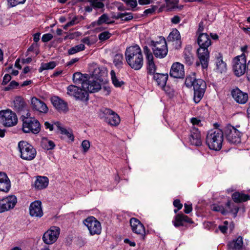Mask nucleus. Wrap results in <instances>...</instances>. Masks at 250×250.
<instances>
[{"mask_svg":"<svg viewBox=\"0 0 250 250\" xmlns=\"http://www.w3.org/2000/svg\"><path fill=\"white\" fill-rule=\"evenodd\" d=\"M10 188V182L7 175L0 172V191L7 192Z\"/></svg>","mask_w":250,"mask_h":250,"instance_id":"26","label":"nucleus"},{"mask_svg":"<svg viewBox=\"0 0 250 250\" xmlns=\"http://www.w3.org/2000/svg\"><path fill=\"white\" fill-rule=\"evenodd\" d=\"M48 178L44 176H38L35 182V187L38 189L46 188L48 185Z\"/></svg>","mask_w":250,"mask_h":250,"instance_id":"30","label":"nucleus"},{"mask_svg":"<svg viewBox=\"0 0 250 250\" xmlns=\"http://www.w3.org/2000/svg\"><path fill=\"white\" fill-rule=\"evenodd\" d=\"M211 209L215 211L220 212L223 214H225L227 212L223 207L216 205H213L211 207Z\"/></svg>","mask_w":250,"mask_h":250,"instance_id":"49","label":"nucleus"},{"mask_svg":"<svg viewBox=\"0 0 250 250\" xmlns=\"http://www.w3.org/2000/svg\"><path fill=\"white\" fill-rule=\"evenodd\" d=\"M143 50L146 57L147 72L150 75H154L155 74L156 67L154 62L153 54L147 46L144 47Z\"/></svg>","mask_w":250,"mask_h":250,"instance_id":"14","label":"nucleus"},{"mask_svg":"<svg viewBox=\"0 0 250 250\" xmlns=\"http://www.w3.org/2000/svg\"><path fill=\"white\" fill-rule=\"evenodd\" d=\"M80 35V33L78 32H76L73 33H70L69 34L67 35V36H65L64 38V40H66L67 39H73L76 37L79 36Z\"/></svg>","mask_w":250,"mask_h":250,"instance_id":"57","label":"nucleus"},{"mask_svg":"<svg viewBox=\"0 0 250 250\" xmlns=\"http://www.w3.org/2000/svg\"><path fill=\"white\" fill-rule=\"evenodd\" d=\"M79 90V87L74 85H69L67 87V94L71 96L75 97L77 94V92Z\"/></svg>","mask_w":250,"mask_h":250,"instance_id":"45","label":"nucleus"},{"mask_svg":"<svg viewBox=\"0 0 250 250\" xmlns=\"http://www.w3.org/2000/svg\"><path fill=\"white\" fill-rule=\"evenodd\" d=\"M194 89V101L195 103H198L203 97L206 89V82L202 79H198L193 85Z\"/></svg>","mask_w":250,"mask_h":250,"instance_id":"12","label":"nucleus"},{"mask_svg":"<svg viewBox=\"0 0 250 250\" xmlns=\"http://www.w3.org/2000/svg\"><path fill=\"white\" fill-rule=\"evenodd\" d=\"M42 144V147L46 150L53 149L55 146V145L52 141L46 139H43Z\"/></svg>","mask_w":250,"mask_h":250,"instance_id":"42","label":"nucleus"},{"mask_svg":"<svg viewBox=\"0 0 250 250\" xmlns=\"http://www.w3.org/2000/svg\"><path fill=\"white\" fill-rule=\"evenodd\" d=\"M88 93L87 91L85 89H81L79 87V90L77 92V94L75 98L78 100H88Z\"/></svg>","mask_w":250,"mask_h":250,"instance_id":"35","label":"nucleus"},{"mask_svg":"<svg viewBox=\"0 0 250 250\" xmlns=\"http://www.w3.org/2000/svg\"><path fill=\"white\" fill-rule=\"evenodd\" d=\"M53 105L59 111H65L67 110V104L58 97L54 96L51 99Z\"/></svg>","mask_w":250,"mask_h":250,"instance_id":"24","label":"nucleus"},{"mask_svg":"<svg viewBox=\"0 0 250 250\" xmlns=\"http://www.w3.org/2000/svg\"><path fill=\"white\" fill-rule=\"evenodd\" d=\"M83 223L91 235L101 233L102 230L101 223L94 217H87L83 220Z\"/></svg>","mask_w":250,"mask_h":250,"instance_id":"11","label":"nucleus"},{"mask_svg":"<svg viewBox=\"0 0 250 250\" xmlns=\"http://www.w3.org/2000/svg\"><path fill=\"white\" fill-rule=\"evenodd\" d=\"M56 66V63L55 62H50L47 63H42L39 69L40 72L44 70L52 69Z\"/></svg>","mask_w":250,"mask_h":250,"instance_id":"41","label":"nucleus"},{"mask_svg":"<svg viewBox=\"0 0 250 250\" xmlns=\"http://www.w3.org/2000/svg\"><path fill=\"white\" fill-rule=\"evenodd\" d=\"M158 6L155 5H152L151 7L146 9L144 11V13L146 14H152L157 9Z\"/></svg>","mask_w":250,"mask_h":250,"instance_id":"59","label":"nucleus"},{"mask_svg":"<svg viewBox=\"0 0 250 250\" xmlns=\"http://www.w3.org/2000/svg\"><path fill=\"white\" fill-rule=\"evenodd\" d=\"M198 43L200 47L197 50V56L199 62L196 65H202L203 69L208 67L209 60V51L208 47L211 45V40L207 33H201L198 38Z\"/></svg>","mask_w":250,"mask_h":250,"instance_id":"1","label":"nucleus"},{"mask_svg":"<svg viewBox=\"0 0 250 250\" xmlns=\"http://www.w3.org/2000/svg\"><path fill=\"white\" fill-rule=\"evenodd\" d=\"M22 130L24 133L38 134L41 130V125L35 118H26L22 122Z\"/></svg>","mask_w":250,"mask_h":250,"instance_id":"8","label":"nucleus"},{"mask_svg":"<svg viewBox=\"0 0 250 250\" xmlns=\"http://www.w3.org/2000/svg\"><path fill=\"white\" fill-rule=\"evenodd\" d=\"M55 125L59 129L62 135L65 136V137L69 139L70 140L73 141L74 140V136L73 135L72 131L71 129H66L61 126L60 123L57 122L55 123Z\"/></svg>","mask_w":250,"mask_h":250,"instance_id":"31","label":"nucleus"},{"mask_svg":"<svg viewBox=\"0 0 250 250\" xmlns=\"http://www.w3.org/2000/svg\"><path fill=\"white\" fill-rule=\"evenodd\" d=\"M0 119L2 124L7 127L16 125L18 121L16 114L9 109L0 111Z\"/></svg>","mask_w":250,"mask_h":250,"instance_id":"9","label":"nucleus"},{"mask_svg":"<svg viewBox=\"0 0 250 250\" xmlns=\"http://www.w3.org/2000/svg\"><path fill=\"white\" fill-rule=\"evenodd\" d=\"M197 80L195 77V74L194 73H191L187 77L185 84L187 87H191L194 84V82H195Z\"/></svg>","mask_w":250,"mask_h":250,"instance_id":"37","label":"nucleus"},{"mask_svg":"<svg viewBox=\"0 0 250 250\" xmlns=\"http://www.w3.org/2000/svg\"><path fill=\"white\" fill-rule=\"evenodd\" d=\"M31 104L33 110L40 113L45 114L48 111L46 104L43 101L35 97L31 98Z\"/></svg>","mask_w":250,"mask_h":250,"instance_id":"19","label":"nucleus"},{"mask_svg":"<svg viewBox=\"0 0 250 250\" xmlns=\"http://www.w3.org/2000/svg\"><path fill=\"white\" fill-rule=\"evenodd\" d=\"M189 142L190 145L195 146H201L202 144L200 132L195 126L191 128L189 137Z\"/></svg>","mask_w":250,"mask_h":250,"instance_id":"21","label":"nucleus"},{"mask_svg":"<svg viewBox=\"0 0 250 250\" xmlns=\"http://www.w3.org/2000/svg\"><path fill=\"white\" fill-rule=\"evenodd\" d=\"M178 3V0H166L167 6L174 8L177 7L176 5Z\"/></svg>","mask_w":250,"mask_h":250,"instance_id":"52","label":"nucleus"},{"mask_svg":"<svg viewBox=\"0 0 250 250\" xmlns=\"http://www.w3.org/2000/svg\"><path fill=\"white\" fill-rule=\"evenodd\" d=\"M223 141V132L220 129L209 130L207 134L206 142L210 149L218 151L221 149Z\"/></svg>","mask_w":250,"mask_h":250,"instance_id":"3","label":"nucleus"},{"mask_svg":"<svg viewBox=\"0 0 250 250\" xmlns=\"http://www.w3.org/2000/svg\"><path fill=\"white\" fill-rule=\"evenodd\" d=\"M241 50L242 53L240 56H245V59L247 61V58L248 56L249 53L250 52V48L249 50L247 45H245L241 48Z\"/></svg>","mask_w":250,"mask_h":250,"instance_id":"50","label":"nucleus"},{"mask_svg":"<svg viewBox=\"0 0 250 250\" xmlns=\"http://www.w3.org/2000/svg\"><path fill=\"white\" fill-rule=\"evenodd\" d=\"M130 224L133 232L140 235L144 238L146 234V230L143 224L135 218L130 219Z\"/></svg>","mask_w":250,"mask_h":250,"instance_id":"20","label":"nucleus"},{"mask_svg":"<svg viewBox=\"0 0 250 250\" xmlns=\"http://www.w3.org/2000/svg\"><path fill=\"white\" fill-rule=\"evenodd\" d=\"M11 80V76L10 75L6 74L4 75L3 78L2 84H6Z\"/></svg>","mask_w":250,"mask_h":250,"instance_id":"61","label":"nucleus"},{"mask_svg":"<svg viewBox=\"0 0 250 250\" xmlns=\"http://www.w3.org/2000/svg\"><path fill=\"white\" fill-rule=\"evenodd\" d=\"M185 62L188 65H190L193 62V56L191 52V47H187L184 52Z\"/></svg>","mask_w":250,"mask_h":250,"instance_id":"34","label":"nucleus"},{"mask_svg":"<svg viewBox=\"0 0 250 250\" xmlns=\"http://www.w3.org/2000/svg\"><path fill=\"white\" fill-rule=\"evenodd\" d=\"M19 85V83L15 81H12L10 82V84L4 89L5 91H8L10 89L14 88L15 87Z\"/></svg>","mask_w":250,"mask_h":250,"instance_id":"51","label":"nucleus"},{"mask_svg":"<svg viewBox=\"0 0 250 250\" xmlns=\"http://www.w3.org/2000/svg\"><path fill=\"white\" fill-rule=\"evenodd\" d=\"M25 111H26V112L25 113V114H22L21 117V119L22 122H23V120H24V119H25L27 118H34V117H30L31 114H30V112L29 111V110H27V109Z\"/></svg>","mask_w":250,"mask_h":250,"instance_id":"62","label":"nucleus"},{"mask_svg":"<svg viewBox=\"0 0 250 250\" xmlns=\"http://www.w3.org/2000/svg\"><path fill=\"white\" fill-rule=\"evenodd\" d=\"M14 107L18 112L22 113L27 108V105L21 97H16L14 101Z\"/></svg>","mask_w":250,"mask_h":250,"instance_id":"25","label":"nucleus"},{"mask_svg":"<svg viewBox=\"0 0 250 250\" xmlns=\"http://www.w3.org/2000/svg\"><path fill=\"white\" fill-rule=\"evenodd\" d=\"M149 45L156 58H164L167 56L168 49L166 41L164 38H160L159 41H151Z\"/></svg>","mask_w":250,"mask_h":250,"instance_id":"4","label":"nucleus"},{"mask_svg":"<svg viewBox=\"0 0 250 250\" xmlns=\"http://www.w3.org/2000/svg\"><path fill=\"white\" fill-rule=\"evenodd\" d=\"M125 3L132 8H135L137 5L136 0H125Z\"/></svg>","mask_w":250,"mask_h":250,"instance_id":"58","label":"nucleus"},{"mask_svg":"<svg viewBox=\"0 0 250 250\" xmlns=\"http://www.w3.org/2000/svg\"><path fill=\"white\" fill-rule=\"evenodd\" d=\"M17 203V198L14 195L7 196L0 200V213L13 208Z\"/></svg>","mask_w":250,"mask_h":250,"instance_id":"15","label":"nucleus"},{"mask_svg":"<svg viewBox=\"0 0 250 250\" xmlns=\"http://www.w3.org/2000/svg\"><path fill=\"white\" fill-rule=\"evenodd\" d=\"M232 198L233 201L236 203L245 202L250 199V196L248 194L240 193L239 192H234L232 195Z\"/></svg>","mask_w":250,"mask_h":250,"instance_id":"33","label":"nucleus"},{"mask_svg":"<svg viewBox=\"0 0 250 250\" xmlns=\"http://www.w3.org/2000/svg\"><path fill=\"white\" fill-rule=\"evenodd\" d=\"M113 22V21H110L109 16L106 14H103L99 18L98 21H97V23L98 25H101L103 23L109 24Z\"/></svg>","mask_w":250,"mask_h":250,"instance_id":"38","label":"nucleus"},{"mask_svg":"<svg viewBox=\"0 0 250 250\" xmlns=\"http://www.w3.org/2000/svg\"><path fill=\"white\" fill-rule=\"evenodd\" d=\"M84 45L83 44H80L70 48L68 50V54L69 55H73L78 52L83 51L84 50Z\"/></svg>","mask_w":250,"mask_h":250,"instance_id":"44","label":"nucleus"},{"mask_svg":"<svg viewBox=\"0 0 250 250\" xmlns=\"http://www.w3.org/2000/svg\"><path fill=\"white\" fill-rule=\"evenodd\" d=\"M216 69L218 73H223L226 72L227 64L223 61L222 55L218 53L215 58Z\"/></svg>","mask_w":250,"mask_h":250,"instance_id":"28","label":"nucleus"},{"mask_svg":"<svg viewBox=\"0 0 250 250\" xmlns=\"http://www.w3.org/2000/svg\"><path fill=\"white\" fill-rule=\"evenodd\" d=\"M125 58L128 65L135 70H140L144 63V58L140 47L135 44L127 47L125 53Z\"/></svg>","mask_w":250,"mask_h":250,"instance_id":"2","label":"nucleus"},{"mask_svg":"<svg viewBox=\"0 0 250 250\" xmlns=\"http://www.w3.org/2000/svg\"><path fill=\"white\" fill-rule=\"evenodd\" d=\"M243 246V238L241 236H239L236 240L228 244V248L232 250H241Z\"/></svg>","mask_w":250,"mask_h":250,"instance_id":"32","label":"nucleus"},{"mask_svg":"<svg viewBox=\"0 0 250 250\" xmlns=\"http://www.w3.org/2000/svg\"><path fill=\"white\" fill-rule=\"evenodd\" d=\"M60 233V229L58 227L52 226L44 233L42 241L47 245H52L57 240Z\"/></svg>","mask_w":250,"mask_h":250,"instance_id":"10","label":"nucleus"},{"mask_svg":"<svg viewBox=\"0 0 250 250\" xmlns=\"http://www.w3.org/2000/svg\"><path fill=\"white\" fill-rule=\"evenodd\" d=\"M224 225L223 226H219L218 227V228L219 229H220V230L223 233H225V232H226L227 231V230L228 229V228H227V225L228 224V221H225L224 222Z\"/></svg>","mask_w":250,"mask_h":250,"instance_id":"60","label":"nucleus"},{"mask_svg":"<svg viewBox=\"0 0 250 250\" xmlns=\"http://www.w3.org/2000/svg\"><path fill=\"white\" fill-rule=\"evenodd\" d=\"M123 59L124 57L123 54H117L115 55L113 61L115 65L118 68L122 67L123 64Z\"/></svg>","mask_w":250,"mask_h":250,"instance_id":"40","label":"nucleus"},{"mask_svg":"<svg viewBox=\"0 0 250 250\" xmlns=\"http://www.w3.org/2000/svg\"><path fill=\"white\" fill-rule=\"evenodd\" d=\"M104 120L108 124L112 126H117L120 123V118L119 115L114 111L109 108H104L101 110Z\"/></svg>","mask_w":250,"mask_h":250,"instance_id":"13","label":"nucleus"},{"mask_svg":"<svg viewBox=\"0 0 250 250\" xmlns=\"http://www.w3.org/2000/svg\"><path fill=\"white\" fill-rule=\"evenodd\" d=\"M246 74L248 81L250 82V60L247 63V69L246 71Z\"/></svg>","mask_w":250,"mask_h":250,"instance_id":"64","label":"nucleus"},{"mask_svg":"<svg viewBox=\"0 0 250 250\" xmlns=\"http://www.w3.org/2000/svg\"><path fill=\"white\" fill-rule=\"evenodd\" d=\"M169 74L171 77L174 78L183 79L185 76L184 65L178 62L173 63L171 67Z\"/></svg>","mask_w":250,"mask_h":250,"instance_id":"16","label":"nucleus"},{"mask_svg":"<svg viewBox=\"0 0 250 250\" xmlns=\"http://www.w3.org/2000/svg\"><path fill=\"white\" fill-rule=\"evenodd\" d=\"M86 77L81 73L76 72L73 74V81L76 84L82 83L83 86V83H84L86 81L84 80Z\"/></svg>","mask_w":250,"mask_h":250,"instance_id":"36","label":"nucleus"},{"mask_svg":"<svg viewBox=\"0 0 250 250\" xmlns=\"http://www.w3.org/2000/svg\"><path fill=\"white\" fill-rule=\"evenodd\" d=\"M111 36V34L108 31H104L99 35V39L101 41H105L108 39Z\"/></svg>","mask_w":250,"mask_h":250,"instance_id":"48","label":"nucleus"},{"mask_svg":"<svg viewBox=\"0 0 250 250\" xmlns=\"http://www.w3.org/2000/svg\"><path fill=\"white\" fill-rule=\"evenodd\" d=\"M184 212L188 214L192 211V208L191 205H188L186 203L184 205Z\"/></svg>","mask_w":250,"mask_h":250,"instance_id":"63","label":"nucleus"},{"mask_svg":"<svg viewBox=\"0 0 250 250\" xmlns=\"http://www.w3.org/2000/svg\"><path fill=\"white\" fill-rule=\"evenodd\" d=\"M103 72L101 71L100 68H96L94 69L93 75L97 79H100L102 76Z\"/></svg>","mask_w":250,"mask_h":250,"instance_id":"54","label":"nucleus"},{"mask_svg":"<svg viewBox=\"0 0 250 250\" xmlns=\"http://www.w3.org/2000/svg\"><path fill=\"white\" fill-rule=\"evenodd\" d=\"M231 204H233L230 201H228L226 204V206L228 208V209L229 211L231 212H235V213H237L238 211V208L236 207L232 208L231 207Z\"/></svg>","mask_w":250,"mask_h":250,"instance_id":"56","label":"nucleus"},{"mask_svg":"<svg viewBox=\"0 0 250 250\" xmlns=\"http://www.w3.org/2000/svg\"><path fill=\"white\" fill-rule=\"evenodd\" d=\"M99 0H88V1L90 3L91 5L94 8H103L104 7V4L102 2L100 1Z\"/></svg>","mask_w":250,"mask_h":250,"instance_id":"47","label":"nucleus"},{"mask_svg":"<svg viewBox=\"0 0 250 250\" xmlns=\"http://www.w3.org/2000/svg\"><path fill=\"white\" fill-rule=\"evenodd\" d=\"M29 213L33 217L41 218L43 216V212L41 201L39 200L35 201L30 204Z\"/></svg>","mask_w":250,"mask_h":250,"instance_id":"18","label":"nucleus"},{"mask_svg":"<svg viewBox=\"0 0 250 250\" xmlns=\"http://www.w3.org/2000/svg\"><path fill=\"white\" fill-rule=\"evenodd\" d=\"M53 38V35L51 34L47 33L44 34L42 38V40L43 42H46L50 41Z\"/></svg>","mask_w":250,"mask_h":250,"instance_id":"55","label":"nucleus"},{"mask_svg":"<svg viewBox=\"0 0 250 250\" xmlns=\"http://www.w3.org/2000/svg\"><path fill=\"white\" fill-rule=\"evenodd\" d=\"M82 146L83 148V151L86 152L89 149L90 147V143L88 140H84L82 143Z\"/></svg>","mask_w":250,"mask_h":250,"instance_id":"53","label":"nucleus"},{"mask_svg":"<svg viewBox=\"0 0 250 250\" xmlns=\"http://www.w3.org/2000/svg\"><path fill=\"white\" fill-rule=\"evenodd\" d=\"M18 147L21 153V157L26 160H32L36 155V150L33 146L25 141L19 143Z\"/></svg>","mask_w":250,"mask_h":250,"instance_id":"6","label":"nucleus"},{"mask_svg":"<svg viewBox=\"0 0 250 250\" xmlns=\"http://www.w3.org/2000/svg\"><path fill=\"white\" fill-rule=\"evenodd\" d=\"M112 83L116 87H120L124 84L125 83L123 81L118 80L116 76L114 70H111L110 72Z\"/></svg>","mask_w":250,"mask_h":250,"instance_id":"39","label":"nucleus"},{"mask_svg":"<svg viewBox=\"0 0 250 250\" xmlns=\"http://www.w3.org/2000/svg\"><path fill=\"white\" fill-rule=\"evenodd\" d=\"M83 88L85 89L90 93H94L100 90L101 86L97 81L87 80L84 83H83Z\"/></svg>","mask_w":250,"mask_h":250,"instance_id":"23","label":"nucleus"},{"mask_svg":"<svg viewBox=\"0 0 250 250\" xmlns=\"http://www.w3.org/2000/svg\"><path fill=\"white\" fill-rule=\"evenodd\" d=\"M26 0H7L8 7L11 8L20 4H23Z\"/></svg>","mask_w":250,"mask_h":250,"instance_id":"46","label":"nucleus"},{"mask_svg":"<svg viewBox=\"0 0 250 250\" xmlns=\"http://www.w3.org/2000/svg\"><path fill=\"white\" fill-rule=\"evenodd\" d=\"M240 126L236 127L230 124L227 125L224 128L223 134L227 140L231 144H238L241 142V132L238 129Z\"/></svg>","mask_w":250,"mask_h":250,"instance_id":"5","label":"nucleus"},{"mask_svg":"<svg viewBox=\"0 0 250 250\" xmlns=\"http://www.w3.org/2000/svg\"><path fill=\"white\" fill-rule=\"evenodd\" d=\"M191 219L188 216L183 214H178L174 218V220L173 221L174 226L175 227L179 226H183L184 225V223H192Z\"/></svg>","mask_w":250,"mask_h":250,"instance_id":"27","label":"nucleus"},{"mask_svg":"<svg viewBox=\"0 0 250 250\" xmlns=\"http://www.w3.org/2000/svg\"><path fill=\"white\" fill-rule=\"evenodd\" d=\"M133 16L131 13H118L115 18L117 19H120L122 21H129L133 19Z\"/></svg>","mask_w":250,"mask_h":250,"instance_id":"43","label":"nucleus"},{"mask_svg":"<svg viewBox=\"0 0 250 250\" xmlns=\"http://www.w3.org/2000/svg\"><path fill=\"white\" fill-rule=\"evenodd\" d=\"M153 79L157 83L158 85L164 88L168 79V75L167 74H164L156 73L153 75Z\"/></svg>","mask_w":250,"mask_h":250,"instance_id":"29","label":"nucleus"},{"mask_svg":"<svg viewBox=\"0 0 250 250\" xmlns=\"http://www.w3.org/2000/svg\"><path fill=\"white\" fill-rule=\"evenodd\" d=\"M232 70L237 77L243 75L247 71V61L244 56H237L234 57L232 62Z\"/></svg>","mask_w":250,"mask_h":250,"instance_id":"7","label":"nucleus"},{"mask_svg":"<svg viewBox=\"0 0 250 250\" xmlns=\"http://www.w3.org/2000/svg\"><path fill=\"white\" fill-rule=\"evenodd\" d=\"M231 94L233 99L237 103L245 104L248 100L247 93L242 91L237 87L231 90Z\"/></svg>","mask_w":250,"mask_h":250,"instance_id":"17","label":"nucleus"},{"mask_svg":"<svg viewBox=\"0 0 250 250\" xmlns=\"http://www.w3.org/2000/svg\"><path fill=\"white\" fill-rule=\"evenodd\" d=\"M167 40L169 42H172V45H174L175 49H178L181 47V36L180 32L177 29H174L170 32Z\"/></svg>","mask_w":250,"mask_h":250,"instance_id":"22","label":"nucleus"}]
</instances>
